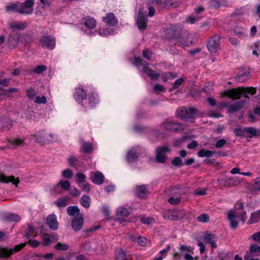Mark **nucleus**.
Masks as SVG:
<instances>
[{"label":"nucleus","mask_w":260,"mask_h":260,"mask_svg":"<svg viewBox=\"0 0 260 260\" xmlns=\"http://www.w3.org/2000/svg\"><path fill=\"white\" fill-rule=\"evenodd\" d=\"M235 208L237 211L231 210L228 214V218L229 221L230 226L231 229L235 230L236 229L239 224V222L237 220V219L239 217L241 218V221L244 223L246 221V212L244 211V205L243 203L241 202L236 205Z\"/></svg>","instance_id":"nucleus-1"},{"label":"nucleus","mask_w":260,"mask_h":260,"mask_svg":"<svg viewBox=\"0 0 260 260\" xmlns=\"http://www.w3.org/2000/svg\"><path fill=\"white\" fill-rule=\"evenodd\" d=\"M255 93L256 89L255 88H245L244 87H242L226 90L224 92L223 95L232 99L238 100L241 98L242 95H243L245 98L249 99V96L247 95L248 93L253 95Z\"/></svg>","instance_id":"nucleus-2"},{"label":"nucleus","mask_w":260,"mask_h":260,"mask_svg":"<svg viewBox=\"0 0 260 260\" xmlns=\"http://www.w3.org/2000/svg\"><path fill=\"white\" fill-rule=\"evenodd\" d=\"M35 139V142L42 145L48 144L57 141V137L52 133H47L44 131H40L31 135Z\"/></svg>","instance_id":"nucleus-3"},{"label":"nucleus","mask_w":260,"mask_h":260,"mask_svg":"<svg viewBox=\"0 0 260 260\" xmlns=\"http://www.w3.org/2000/svg\"><path fill=\"white\" fill-rule=\"evenodd\" d=\"M177 117L185 121L194 122V119L197 114V110L193 108H186L185 107H181L177 110Z\"/></svg>","instance_id":"nucleus-4"},{"label":"nucleus","mask_w":260,"mask_h":260,"mask_svg":"<svg viewBox=\"0 0 260 260\" xmlns=\"http://www.w3.org/2000/svg\"><path fill=\"white\" fill-rule=\"evenodd\" d=\"M218 185L220 187H232L236 186L241 182V179L240 177H228L223 176L222 178L217 179Z\"/></svg>","instance_id":"nucleus-5"},{"label":"nucleus","mask_w":260,"mask_h":260,"mask_svg":"<svg viewBox=\"0 0 260 260\" xmlns=\"http://www.w3.org/2000/svg\"><path fill=\"white\" fill-rule=\"evenodd\" d=\"M161 126L162 128L172 132H177L184 129V126L181 123L169 120H166L162 123Z\"/></svg>","instance_id":"nucleus-6"},{"label":"nucleus","mask_w":260,"mask_h":260,"mask_svg":"<svg viewBox=\"0 0 260 260\" xmlns=\"http://www.w3.org/2000/svg\"><path fill=\"white\" fill-rule=\"evenodd\" d=\"M221 37L218 35L212 37L208 41L207 46L210 53H216L220 48Z\"/></svg>","instance_id":"nucleus-7"},{"label":"nucleus","mask_w":260,"mask_h":260,"mask_svg":"<svg viewBox=\"0 0 260 260\" xmlns=\"http://www.w3.org/2000/svg\"><path fill=\"white\" fill-rule=\"evenodd\" d=\"M26 245V243L24 242L20 244L15 246L12 248H0V257L5 258L10 256L13 253L20 251L21 249L24 248Z\"/></svg>","instance_id":"nucleus-8"},{"label":"nucleus","mask_w":260,"mask_h":260,"mask_svg":"<svg viewBox=\"0 0 260 260\" xmlns=\"http://www.w3.org/2000/svg\"><path fill=\"white\" fill-rule=\"evenodd\" d=\"M170 151V149L167 146L158 147L156 149V160L158 162L164 163L167 159L166 153Z\"/></svg>","instance_id":"nucleus-9"},{"label":"nucleus","mask_w":260,"mask_h":260,"mask_svg":"<svg viewBox=\"0 0 260 260\" xmlns=\"http://www.w3.org/2000/svg\"><path fill=\"white\" fill-rule=\"evenodd\" d=\"M20 36L18 31L12 30L7 40L9 47L15 48L18 45L19 42Z\"/></svg>","instance_id":"nucleus-10"},{"label":"nucleus","mask_w":260,"mask_h":260,"mask_svg":"<svg viewBox=\"0 0 260 260\" xmlns=\"http://www.w3.org/2000/svg\"><path fill=\"white\" fill-rule=\"evenodd\" d=\"M41 46L49 49H53L55 46V39L50 36H43L40 39Z\"/></svg>","instance_id":"nucleus-11"},{"label":"nucleus","mask_w":260,"mask_h":260,"mask_svg":"<svg viewBox=\"0 0 260 260\" xmlns=\"http://www.w3.org/2000/svg\"><path fill=\"white\" fill-rule=\"evenodd\" d=\"M245 103V101L242 100L237 102L234 104L230 105L228 103H224L222 106L228 108V112L231 113H234L242 109Z\"/></svg>","instance_id":"nucleus-12"},{"label":"nucleus","mask_w":260,"mask_h":260,"mask_svg":"<svg viewBox=\"0 0 260 260\" xmlns=\"http://www.w3.org/2000/svg\"><path fill=\"white\" fill-rule=\"evenodd\" d=\"M143 9H140L137 19V24L140 29H144L147 25L148 19L145 14L143 13Z\"/></svg>","instance_id":"nucleus-13"},{"label":"nucleus","mask_w":260,"mask_h":260,"mask_svg":"<svg viewBox=\"0 0 260 260\" xmlns=\"http://www.w3.org/2000/svg\"><path fill=\"white\" fill-rule=\"evenodd\" d=\"M135 193L138 198L143 199L149 194V191L145 185H137L135 189Z\"/></svg>","instance_id":"nucleus-14"},{"label":"nucleus","mask_w":260,"mask_h":260,"mask_svg":"<svg viewBox=\"0 0 260 260\" xmlns=\"http://www.w3.org/2000/svg\"><path fill=\"white\" fill-rule=\"evenodd\" d=\"M13 125V121L7 117H0V130L2 131H8Z\"/></svg>","instance_id":"nucleus-15"},{"label":"nucleus","mask_w":260,"mask_h":260,"mask_svg":"<svg viewBox=\"0 0 260 260\" xmlns=\"http://www.w3.org/2000/svg\"><path fill=\"white\" fill-rule=\"evenodd\" d=\"M6 10L7 12H14L20 14H28L30 12L25 11L21 4L12 3L6 6Z\"/></svg>","instance_id":"nucleus-16"},{"label":"nucleus","mask_w":260,"mask_h":260,"mask_svg":"<svg viewBox=\"0 0 260 260\" xmlns=\"http://www.w3.org/2000/svg\"><path fill=\"white\" fill-rule=\"evenodd\" d=\"M103 20L109 26H115L118 24L117 18L112 13L107 14L103 17Z\"/></svg>","instance_id":"nucleus-17"},{"label":"nucleus","mask_w":260,"mask_h":260,"mask_svg":"<svg viewBox=\"0 0 260 260\" xmlns=\"http://www.w3.org/2000/svg\"><path fill=\"white\" fill-rule=\"evenodd\" d=\"M46 223L51 230L55 231L58 229V222L57 220L56 216L54 213L47 216Z\"/></svg>","instance_id":"nucleus-18"},{"label":"nucleus","mask_w":260,"mask_h":260,"mask_svg":"<svg viewBox=\"0 0 260 260\" xmlns=\"http://www.w3.org/2000/svg\"><path fill=\"white\" fill-rule=\"evenodd\" d=\"M83 222L84 219L82 215H80L77 217H74L71 222L72 228L74 231L78 232L82 229Z\"/></svg>","instance_id":"nucleus-19"},{"label":"nucleus","mask_w":260,"mask_h":260,"mask_svg":"<svg viewBox=\"0 0 260 260\" xmlns=\"http://www.w3.org/2000/svg\"><path fill=\"white\" fill-rule=\"evenodd\" d=\"M81 23L89 29H92L94 28L96 24L95 20L89 16H86L82 18L81 19Z\"/></svg>","instance_id":"nucleus-20"},{"label":"nucleus","mask_w":260,"mask_h":260,"mask_svg":"<svg viewBox=\"0 0 260 260\" xmlns=\"http://www.w3.org/2000/svg\"><path fill=\"white\" fill-rule=\"evenodd\" d=\"M217 239V238L216 236L209 233H206L203 237L204 241L206 243L210 244L212 248H216L217 247L216 244Z\"/></svg>","instance_id":"nucleus-21"},{"label":"nucleus","mask_w":260,"mask_h":260,"mask_svg":"<svg viewBox=\"0 0 260 260\" xmlns=\"http://www.w3.org/2000/svg\"><path fill=\"white\" fill-rule=\"evenodd\" d=\"M19 178H15L14 176H10L9 177L6 176L3 174L0 173V182L2 183H8L12 182L13 184L17 186L19 183Z\"/></svg>","instance_id":"nucleus-22"},{"label":"nucleus","mask_w":260,"mask_h":260,"mask_svg":"<svg viewBox=\"0 0 260 260\" xmlns=\"http://www.w3.org/2000/svg\"><path fill=\"white\" fill-rule=\"evenodd\" d=\"M249 191L253 194H256L260 191V177H257L252 181L249 187Z\"/></svg>","instance_id":"nucleus-23"},{"label":"nucleus","mask_w":260,"mask_h":260,"mask_svg":"<svg viewBox=\"0 0 260 260\" xmlns=\"http://www.w3.org/2000/svg\"><path fill=\"white\" fill-rule=\"evenodd\" d=\"M104 178V176L102 173L96 171L90 176V180L95 184L101 185L103 183Z\"/></svg>","instance_id":"nucleus-24"},{"label":"nucleus","mask_w":260,"mask_h":260,"mask_svg":"<svg viewBox=\"0 0 260 260\" xmlns=\"http://www.w3.org/2000/svg\"><path fill=\"white\" fill-rule=\"evenodd\" d=\"M8 142L9 144L12 146V148L15 149L23 146L25 144L24 139L21 138L9 139L8 140Z\"/></svg>","instance_id":"nucleus-25"},{"label":"nucleus","mask_w":260,"mask_h":260,"mask_svg":"<svg viewBox=\"0 0 260 260\" xmlns=\"http://www.w3.org/2000/svg\"><path fill=\"white\" fill-rule=\"evenodd\" d=\"M75 100L79 103L86 98V92L85 91L80 88H77L74 94Z\"/></svg>","instance_id":"nucleus-26"},{"label":"nucleus","mask_w":260,"mask_h":260,"mask_svg":"<svg viewBox=\"0 0 260 260\" xmlns=\"http://www.w3.org/2000/svg\"><path fill=\"white\" fill-rule=\"evenodd\" d=\"M25 11L30 12L26 14L29 15L32 13L33 11V7L34 5V0H25L24 3L21 4Z\"/></svg>","instance_id":"nucleus-27"},{"label":"nucleus","mask_w":260,"mask_h":260,"mask_svg":"<svg viewBox=\"0 0 260 260\" xmlns=\"http://www.w3.org/2000/svg\"><path fill=\"white\" fill-rule=\"evenodd\" d=\"M259 134L258 130L256 129L253 127H245V137L246 138H253V137L257 136Z\"/></svg>","instance_id":"nucleus-28"},{"label":"nucleus","mask_w":260,"mask_h":260,"mask_svg":"<svg viewBox=\"0 0 260 260\" xmlns=\"http://www.w3.org/2000/svg\"><path fill=\"white\" fill-rule=\"evenodd\" d=\"M250 78V72L246 71L243 73H239L234 78L238 82H244Z\"/></svg>","instance_id":"nucleus-29"},{"label":"nucleus","mask_w":260,"mask_h":260,"mask_svg":"<svg viewBox=\"0 0 260 260\" xmlns=\"http://www.w3.org/2000/svg\"><path fill=\"white\" fill-rule=\"evenodd\" d=\"M143 71L149 76L152 80H157L159 77V74L149 69L147 66H144Z\"/></svg>","instance_id":"nucleus-30"},{"label":"nucleus","mask_w":260,"mask_h":260,"mask_svg":"<svg viewBox=\"0 0 260 260\" xmlns=\"http://www.w3.org/2000/svg\"><path fill=\"white\" fill-rule=\"evenodd\" d=\"M171 31L173 32V37L176 39L181 38V34L180 31L182 30L181 26L174 25L171 27Z\"/></svg>","instance_id":"nucleus-31"},{"label":"nucleus","mask_w":260,"mask_h":260,"mask_svg":"<svg viewBox=\"0 0 260 260\" xmlns=\"http://www.w3.org/2000/svg\"><path fill=\"white\" fill-rule=\"evenodd\" d=\"M37 235L35 228L31 225L28 224L27 230H26L25 233V237L27 239H29L30 237H35Z\"/></svg>","instance_id":"nucleus-32"},{"label":"nucleus","mask_w":260,"mask_h":260,"mask_svg":"<svg viewBox=\"0 0 260 260\" xmlns=\"http://www.w3.org/2000/svg\"><path fill=\"white\" fill-rule=\"evenodd\" d=\"M67 213L71 216H79L80 210L76 206H70L67 208Z\"/></svg>","instance_id":"nucleus-33"},{"label":"nucleus","mask_w":260,"mask_h":260,"mask_svg":"<svg viewBox=\"0 0 260 260\" xmlns=\"http://www.w3.org/2000/svg\"><path fill=\"white\" fill-rule=\"evenodd\" d=\"M60 186H61V188H63L64 190H67L69 189L70 187V183L69 181L67 180L59 181L55 188V191L56 192H57L58 193H60L59 191L57 190V189L59 188Z\"/></svg>","instance_id":"nucleus-34"},{"label":"nucleus","mask_w":260,"mask_h":260,"mask_svg":"<svg viewBox=\"0 0 260 260\" xmlns=\"http://www.w3.org/2000/svg\"><path fill=\"white\" fill-rule=\"evenodd\" d=\"M164 218L170 220H176V216L175 215L174 210H169L164 212Z\"/></svg>","instance_id":"nucleus-35"},{"label":"nucleus","mask_w":260,"mask_h":260,"mask_svg":"<svg viewBox=\"0 0 260 260\" xmlns=\"http://www.w3.org/2000/svg\"><path fill=\"white\" fill-rule=\"evenodd\" d=\"M91 199L86 194H84L80 200V204L84 207L88 208L90 206Z\"/></svg>","instance_id":"nucleus-36"},{"label":"nucleus","mask_w":260,"mask_h":260,"mask_svg":"<svg viewBox=\"0 0 260 260\" xmlns=\"http://www.w3.org/2000/svg\"><path fill=\"white\" fill-rule=\"evenodd\" d=\"M215 153L214 151H212L209 150H206L205 149H200L198 153V155L200 157H210Z\"/></svg>","instance_id":"nucleus-37"},{"label":"nucleus","mask_w":260,"mask_h":260,"mask_svg":"<svg viewBox=\"0 0 260 260\" xmlns=\"http://www.w3.org/2000/svg\"><path fill=\"white\" fill-rule=\"evenodd\" d=\"M41 237L42 239L43 240V245L44 246H48L50 245L51 242V238L50 235L48 234L44 233L42 232V229L41 230Z\"/></svg>","instance_id":"nucleus-38"},{"label":"nucleus","mask_w":260,"mask_h":260,"mask_svg":"<svg viewBox=\"0 0 260 260\" xmlns=\"http://www.w3.org/2000/svg\"><path fill=\"white\" fill-rule=\"evenodd\" d=\"M138 157V154L134 148L130 150L127 154L126 159L128 161L135 160Z\"/></svg>","instance_id":"nucleus-39"},{"label":"nucleus","mask_w":260,"mask_h":260,"mask_svg":"<svg viewBox=\"0 0 260 260\" xmlns=\"http://www.w3.org/2000/svg\"><path fill=\"white\" fill-rule=\"evenodd\" d=\"M5 219L10 222H18L20 218L19 216L16 214L14 213H9L5 216Z\"/></svg>","instance_id":"nucleus-40"},{"label":"nucleus","mask_w":260,"mask_h":260,"mask_svg":"<svg viewBox=\"0 0 260 260\" xmlns=\"http://www.w3.org/2000/svg\"><path fill=\"white\" fill-rule=\"evenodd\" d=\"M0 91L2 92L0 93V95H5L8 96H10V94L11 93L16 92L17 91V89L15 88H10L9 89H4L3 87H0Z\"/></svg>","instance_id":"nucleus-41"},{"label":"nucleus","mask_w":260,"mask_h":260,"mask_svg":"<svg viewBox=\"0 0 260 260\" xmlns=\"http://www.w3.org/2000/svg\"><path fill=\"white\" fill-rule=\"evenodd\" d=\"M81 144L82 146L83 151L85 153H89L92 151V146L90 143L84 142L82 140L81 141Z\"/></svg>","instance_id":"nucleus-42"},{"label":"nucleus","mask_w":260,"mask_h":260,"mask_svg":"<svg viewBox=\"0 0 260 260\" xmlns=\"http://www.w3.org/2000/svg\"><path fill=\"white\" fill-rule=\"evenodd\" d=\"M129 212L128 209L122 207H119L116 211V214L119 216H127L129 215Z\"/></svg>","instance_id":"nucleus-43"},{"label":"nucleus","mask_w":260,"mask_h":260,"mask_svg":"<svg viewBox=\"0 0 260 260\" xmlns=\"http://www.w3.org/2000/svg\"><path fill=\"white\" fill-rule=\"evenodd\" d=\"M69 200V197L66 196L61 199L57 200L56 205L58 207L63 208L67 205V202Z\"/></svg>","instance_id":"nucleus-44"},{"label":"nucleus","mask_w":260,"mask_h":260,"mask_svg":"<svg viewBox=\"0 0 260 260\" xmlns=\"http://www.w3.org/2000/svg\"><path fill=\"white\" fill-rule=\"evenodd\" d=\"M116 260H126L125 252L121 248L117 249L116 252Z\"/></svg>","instance_id":"nucleus-45"},{"label":"nucleus","mask_w":260,"mask_h":260,"mask_svg":"<svg viewBox=\"0 0 260 260\" xmlns=\"http://www.w3.org/2000/svg\"><path fill=\"white\" fill-rule=\"evenodd\" d=\"M76 181L78 185H81L80 184L83 183L86 181V176L83 173H77L75 176Z\"/></svg>","instance_id":"nucleus-46"},{"label":"nucleus","mask_w":260,"mask_h":260,"mask_svg":"<svg viewBox=\"0 0 260 260\" xmlns=\"http://www.w3.org/2000/svg\"><path fill=\"white\" fill-rule=\"evenodd\" d=\"M175 215L176 216V220L183 218L186 214V211L183 209L174 210Z\"/></svg>","instance_id":"nucleus-47"},{"label":"nucleus","mask_w":260,"mask_h":260,"mask_svg":"<svg viewBox=\"0 0 260 260\" xmlns=\"http://www.w3.org/2000/svg\"><path fill=\"white\" fill-rule=\"evenodd\" d=\"M177 6L176 4L172 2L171 1L165 0L164 1H161L160 7L161 8H167L170 7H176Z\"/></svg>","instance_id":"nucleus-48"},{"label":"nucleus","mask_w":260,"mask_h":260,"mask_svg":"<svg viewBox=\"0 0 260 260\" xmlns=\"http://www.w3.org/2000/svg\"><path fill=\"white\" fill-rule=\"evenodd\" d=\"M57 250L66 251L69 249V246L68 244L58 242L54 247Z\"/></svg>","instance_id":"nucleus-49"},{"label":"nucleus","mask_w":260,"mask_h":260,"mask_svg":"<svg viewBox=\"0 0 260 260\" xmlns=\"http://www.w3.org/2000/svg\"><path fill=\"white\" fill-rule=\"evenodd\" d=\"M260 219V216L258 213V212H253L251 214V216L250 219L248 221V222L251 224L252 223H255L258 222V220Z\"/></svg>","instance_id":"nucleus-50"},{"label":"nucleus","mask_w":260,"mask_h":260,"mask_svg":"<svg viewBox=\"0 0 260 260\" xmlns=\"http://www.w3.org/2000/svg\"><path fill=\"white\" fill-rule=\"evenodd\" d=\"M10 27L12 29H18L19 30H22L25 27V25L24 24L20 23H12L10 25Z\"/></svg>","instance_id":"nucleus-51"},{"label":"nucleus","mask_w":260,"mask_h":260,"mask_svg":"<svg viewBox=\"0 0 260 260\" xmlns=\"http://www.w3.org/2000/svg\"><path fill=\"white\" fill-rule=\"evenodd\" d=\"M234 133L236 136L245 137V127L235 128Z\"/></svg>","instance_id":"nucleus-52"},{"label":"nucleus","mask_w":260,"mask_h":260,"mask_svg":"<svg viewBox=\"0 0 260 260\" xmlns=\"http://www.w3.org/2000/svg\"><path fill=\"white\" fill-rule=\"evenodd\" d=\"M172 164L176 167H182L184 165L181 159L178 157H175L172 160Z\"/></svg>","instance_id":"nucleus-53"},{"label":"nucleus","mask_w":260,"mask_h":260,"mask_svg":"<svg viewBox=\"0 0 260 260\" xmlns=\"http://www.w3.org/2000/svg\"><path fill=\"white\" fill-rule=\"evenodd\" d=\"M62 176L65 178L70 179L73 177V173L71 170L67 169L62 171Z\"/></svg>","instance_id":"nucleus-54"},{"label":"nucleus","mask_w":260,"mask_h":260,"mask_svg":"<svg viewBox=\"0 0 260 260\" xmlns=\"http://www.w3.org/2000/svg\"><path fill=\"white\" fill-rule=\"evenodd\" d=\"M26 95L29 98L30 100L35 99V96L37 93L34 89L29 88L26 91Z\"/></svg>","instance_id":"nucleus-55"},{"label":"nucleus","mask_w":260,"mask_h":260,"mask_svg":"<svg viewBox=\"0 0 260 260\" xmlns=\"http://www.w3.org/2000/svg\"><path fill=\"white\" fill-rule=\"evenodd\" d=\"M246 252H251V253H256L260 252V246L257 244H253L251 245L249 251Z\"/></svg>","instance_id":"nucleus-56"},{"label":"nucleus","mask_w":260,"mask_h":260,"mask_svg":"<svg viewBox=\"0 0 260 260\" xmlns=\"http://www.w3.org/2000/svg\"><path fill=\"white\" fill-rule=\"evenodd\" d=\"M47 68L45 66L40 65L37 66L34 69V72L38 74H42L43 72L46 71Z\"/></svg>","instance_id":"nucleus-57"},{"label":"nucleus","mask_w":260,"mask_h":260,"mask_svg":"<svg viewBox=\"0 0 260 260\" xmlns=\"http://www.w3.org/2000/svg\"><path fill=\"white\" fill-rule=\"evenodd\" d=\"M197 219L200 222H207L209 220V216L208 214L203 213L199 216Z\"/></svg>","instance_id":"nucleus-58"},{"label":"nucleus","mask_w":260,"mask_h":260,"mask_svg":"<svg viewBox=\"0 0 260 260\" xmlns=\"http://www.w3.org/2000/svg\"><path fill=\"white\" fill-rule=\"evenodd\" d=\"M180 250L181 252L186 251L189 253H193V248L190 246L181 245L180 247Z\"/></svg>","instance_id":"nucleus-59"},{"label":"nucleus","mask_w":260,"mask_h":260,"mask_svg":"<svg viewBox=\"0 0 260 260\" xmlns=\"http://www.w3.org/2000/svg\"><path fill=\"white\" fill-rule=\"evenodd\" d=\"M207 115L209 117L213 118H219L222 117V115L216 110H211L208 111Z\"/></svg>","instance_id":"nucleus-60"},{"label":"nucleus","mask_w":260,"mask_h":260,"mask_svg":"<svg viewBox=\"0 0 260 260\" xmlns=\"http://www.w3.org/2000/svg\"><path fill=\"white\" fill-rule=\"evenodd\" d=\"M78 159L74 155L70 156L68 160V162L70 166L74 167L76 165Z\"/></svg>","instance_id":"nucleus-61"},{"label":"nucleus","mask_w":260,"mask_h":260,"mask_svg":"<svg viewBox=\"0 0 260 260\" xmlns=\"http://www.w3.org/2000/svg\"><path fill=\"white\" fill-rule=\"evenodd\" d=\"M69 193L74 197H78L80 194L79 190L75 187H72L69 190Z\"/></svg>","instance_id":"nucleus-62"},{"label":"nucleus","mask_w":260,"mask_h":260,"mask_svg":"<svg viewBox=\"0 0 260 260\" xmlns=\"http://www.w3.org/2000/svg\"><path fill=\"white\" fill-rule=\"evenodd\" d=\"M46 102V98L44 95H43L42 97L36 96L35 98V102L37 104H45Z\"/></svg>","instance_id":"nucleus-63"},{"label":"nucleus","mask_w":260,"mask_h":260,"mask_svg":"<svg viewBox=\"0 0 260 260\" xmlns=\"http://www.w3.org/2000/svg\"><path fill=\"white\" fill-rule=\"evenodd\" d=\"M153 91L155 93L159 94L164 91V87L160 84H155L153 88Z\"/></svg>","instance_id":"nucleus-64"}]
</instances>
